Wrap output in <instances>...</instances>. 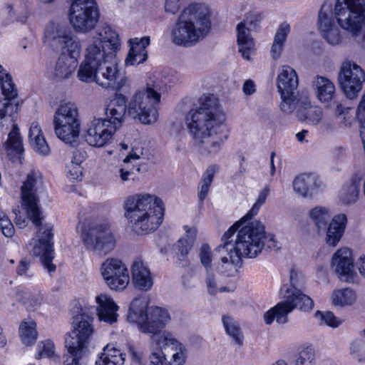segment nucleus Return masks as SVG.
Returning <instances> with one entry per match:
<instances>
[{
    "label": "nucleus",
    "mask_w": 365,
    "mask_h": 365,
    "mask_svg": "<svg viewBox=\"0 0 365 365\" xmlns=\"http://www.w3.org/2000/svg\"><path fill=\"white\" fill-rule=\"evenodd\" d=\"M225 120L214 95L203 96L200 105L187 113L186 128L201 155L214 156L220 152L228 138Z\"/></svg>",
    "instance_id": "f257e3e1"
},
{
    "label": "nucleus",
    "mask_w": 365,
    "mask_h": 365,
    "mask_svg": "<svg viewBox=\"0 0 365 365\" xmlns=\"http://www.w3.org/2000/svg\"><path fill=\"white\" fill-rule=\"evenodd\" d=\"M33 148L39 154L46 155L50 153V148L44 138V135L31 143Z\"/></svg>",
    "instance_id": "e2e57ef3"
},
{
    "label": "nucleus",
    "mask_w": 365,
    "mask_h": 365,
    "mask_svg": "<svg viewBox=\"0 0 365 365\" xmlns=\"http://www.w3.org/2000/svg\"><path fill=\"white\" fill-rule=\"evenodd\" d=\"M0 229L6 237H11L15 232L11 220L2 210H0Z\"/></svg>",
    "instance_id": "5fc2aeb1"
},
{
    "label": "nucleus",
    "mask_w": 365,
    "mask_h": 365,
    "mask_svg": "<svg viewBox=\"0 0 365 365\" xmlns=\"http://www.w3.org/2000/svg\"><path fill=\"white\" fill-rule=\"evenodd\" d=\"M53 125L59 139L66 143L74 142L80 132L77 106L72 102L61 103L53 115Z\"/></svg>",
    "instance_id": "f8f14e48"
},
{
    "label": "nucleus",
    "mask_w": 365,
    "mask_h": 365,
    "mask_svg": "<svg viewBox=\"0 0 365 365\" xmlns=\"http://www.w3.org/2000/svg\"><path fill=\"white\" fill-rule=\"evenodd\" d=\"M290 284L292 286V288H289V289L295 290V289H299V288L301 287L304 283V275L295 270L294 269H292L290 270Z\"/></svg>",
    "instance_id": "680f3d73"
},
{
    "label": "nucleus",
    "mask_w": 365,
    "mask_h": 365,
    "mask_svg": "<svg viewBox=\"0 0 365 365\" xmlns=\"http://www.w3.org/2000/svg\"><path fill=\"white\" fill-rule=\"evenodd\" d=\"M96 300L98 304L96 312L99 320L110 324L116 322L118 317V307L113 299L107 294H101L96 297Z\"/></svg>",
    "instance_id": "cd10ccee"
},
{
    "label": "nucleus",
    "mask_w": 365,
    "mask_h": 365,
    "mask_svg": "<svg viewBox=\"0 0 365 365\" xmlns=\"http://www.w3.org/2000/svg\"><path fill=\"white\" fill-rule=\"evenodd\" d=\"M294 191L303 198H312L324 187L320 178L314 173H302L292 182Z\"/></svg>",
    "instance_id": "b1692460"
},
{
    "label": "nucleus",
    "mask_w": 365,
    "mask_h": 365,
    "mask_svg": "<svg viewBox=\"0 0 365 365\" xmlns=\"http://www.w3.org/2000/svg\"><path fill=\"white\" fill-rule=\"evenodd\" d=\"M42 347L39 346V357L46 356L48 358L52 357L54 355L55 352V346L54 344L51 340H46L43 341Z\"/></svg>",
    "instance_id": "0e129e2a"
},
{
    "label": "nucleus",
    "mask_w": 365,
    "mask_h": 365,
    "mask_svg": "<svg viewBox=\"0 0 365 365\" xmlns=\"http://www.w3.org/2000/svg\"><path fill=\"white\" fill-rule=\"evenodd\" d=\"M261 22V16L258 14H250L245 19L237 26V43L239 52L247 60L255 51L253 38L250 35V31L257 29Z\"/></svg>",
    "instance_id": "aec40b11"
},
{
    "label": "nucleus",
    "mask_w": 365,
    "mask_h": 365,
    "mask_svg": "<svg viewBox=\"0 0 365 365\" xmlns=\"http://www.w3.org/2000/svg\"><path fill=\"white\" fill-rule=\"evenodd\" d=\"M125 217L133 231L145 234L162 223L165 208L161 199L150 194L129 197L125 202Z\"/></svg>",
    "instance_id": "7ed1b4c3"
},
{
    "label": "nucleus",
    "mask_w": 365,
    "mask_h": 365,
    "mask_svg": "<svg viewBox=\"0 0 365 365\" xmlns=\"http://www.w3.org/2000/svg\"><path fill=\"white\" fill-rule=\"evenodd\" d=\"M318 24L322 36L329 44L336 46L346 41L335 24L331 3L326 1L322 4L318 14Z\"/></svg>",
    "instance_id": "a211bd4d"
},
{
    "label": "nucleus",
    "mask_w": 365,
    "mask_h": 365,
    "mask_svg": "<svg viewBox=\"0 0 365 365\" xmlns=\"http://www.w3.org/2000/svg\"><path fill=\"white\" fill-rule=\"evenodd\" d=\"M92 317L83 312L73 318L72 331L65 339L67 354L64 355V365H83L88 353V344L93 332Z\"/></svg>",
    "instance_id": "6e6552de"
},
{
    "label": "nucleus",
    "mask_w": 365,
    "mask_h": 365,
    "mask_svg": "<svg viewBox=\"0 0 365 365\" xmlns=\"http://www.w3.org/2000/svg\"><path fill=\"white\" fill-rule=\"evenodd\" d=\"M24 304L27 309L35 310L41 303V297L38 294H27L23 299Z\"/></svg>",
    "instance_id": "052dcab7"
},
{
    "label": "nucleus",
    "mask_w": 365,
    "mask_h": 365,
    "mask_svg": "<svg viewBox=\"0 0 365 365\" xmlns=\"http://www.w3.org/2000/svg\"><path fill=\"white\" fill-rule=\"evenodd\" d=\"M58 48L66 50L68 53L66 55L77 61L78 57L80 56L81 46L78 38L71 33Z\"/></svg>",
    "instance_id": "09e8293b"
},
{
    "label": "nucleus",
    "mask_w": 365,
    "mask_h": 365,
    "mask_svg": "<svg viewBox=\"0 0 365 365\" xmlns=\"http://www.w3.org/2000/svg\"><path fill=\"white\" fill-rule=\"evenodd\" d=\"M280 293L284 299L264 314V320L267 324H271L274 320L280 324L287 323L288 314L294 309L310 312L314 308L312 299L302 293L300 289L292 290L284 285L281 288Z\"/></svg>",
    "instance_id": "9d476101"
},
{
    "label": "nucleus",
    "mask_w": 365,
    "mask_h": 365,
    "mask_svg": "<svg viewBox=\"0 0 365 365\" xmlns=\"http://www.w3.org/2000/svg\"><path fill=\"white\" fill-rule=\"evenodd\" d=\"M309 217L314 222L319 231L325 230L331 214L329 210L325 207H315L309 213Z\"/></svg>",
    "instance_id": "79ce46f5"
},
{
    "label": "nucleus",
    "mask_w": 365,
    "mask_h": 365,
    "mask_svg": "<svg viewBox=\"0 0 365 365\" xmlns=\"http://www.w3.org/2000/svg\"><path fill=\"white\" fill-rule=\"evenodd\" d=\"M42 184V178L38 173L31 171L28 174L26 180L21 186V205L26 210L28 217L36 226L41 225V209L38 206V198L36 191Z\"/></svg>",
    "instance_id": "4468645a"
},
{
    "label": "nucleus",
    "mask_w": 365,
    "mask_h": 365,
    "mask_svg": "<svg viewBox=\"0 0 365 365\" xmlns=\"http://www.w3.org/2000/svg\"><path fill=\"white\" fill-rule=\"evenodd\" d=\"M19 334L23 344L26 346L33 345L38 336L36 322L33 320L22 322L19 327Z\"/></svg>",
    "instance_id": "37998d69"
},
{
    "label": "nucleus",
    "mask_w": 365,
    "mask_h": 365,
    "mask_svg": "<svg viewBox=\"0 0 365 365\" xmlns=\"http://www.w3.org/2000/svg\"><path fill=\"white\" fill-rule=\"evenodd\" d=\"M269 191L270 190L269 186H266L263 188L260 192L256 202L254 204L249 212L242 217V220L245 218L250 220L253 216L258 213L260 207L265 202L266 198L269 194Z\"/></svg>",
    "instance_id": "864d4df0"
},
{
    "label": "nucleus",
    "mask_w": 365,
    "mask_h": 365,
    "mask_svg": "<svg viewBox=\"0 0 365 365\" xmlns=\"http://www.w3.org/2000/svg\"><path fill=\"white\" fill-rule=\"evenodd\" d=\"M217 170L218 167L216 165H212L206 169L202 176L198 187V198L201 203L203 202L204 200L208 195L210 187L213 181L214 176Z\"/></svg>",
    "instance_id": "a19ab883"
},
{
    "label": "nucleus",
    "mask_w": 365,
    "mask_h": 365,
    "mask_svg": "<svg viewBox=\"0 0 365 365\" xmlns=\"http://www.w3.org/2000/svg\"><path fill=\"white\" fill-rule=\"evenodd\" d=\"M114 55L115 53L101 45V41L93 39V42L87 46L84 61L81 64L78 71L79 80H87L86 73L91 72L98 66H101L106 61L113 58Z\"/></svg>",
    "instance_id": "f3484780"
},
{
    "label": "nucleus",
    "mask_w": 365,
    "mask_h": 365,
    "mask_svg": "<svg viewBox=\"0 0 365 365\" xmlns=\"http://www.w3.org/2000/svg\"><path fill=\"white\" fill-rule=\"evenodd\" d=\"M156 344L160 346H171V349L173 350L175 349V346L178 345H182L181 343L178 342L170 333H164L163 335L160 336H157L155 339Z\"/></svg>",
    "instance_id": "13d9d810"
},
{
    "label": "nucleus",
    "mask_w": 365,
    "mask_h": 365,
    "mask_svg": "<svg viewBox=\"0 0 365 365\" xmlns=\"http://www.w3.org/2000/svg\"><path fill=\"white\" fill-rule=\"evenodd\" d=\"M210 29L209 8L202 4H191L170 28V40L176 46L190 47L202 41Z\"/></svg>",
    "instance_id": "f03ea898"
},
{
    "label": "nucleus",
    "mask_w": 365,
    "mask_h": 365,
    "mask_svg": "<svg viewBox=\"0 0 365 365\" xmlns=\"http://www.w3.org/2000/svg\"><path fill=\"white\" fill-rule=\"evenodd\" d=\"M361 180V175L355 174L352 176L349 182L343 187L339 197L344 204L350 205L357 201Z\"/></svg>",
    "instance_id": "e433bc0d"
},
{
    "label": "nucleus",
    "mask_w": 365,
    "mask_h": 365,
    "mask_svg": "<svg viewBox=\"0 0 365 365\" xmlns=\"http://www.w3.org/2000/svg\"><path fill=\"white\" fill-rule=\"evenodd\" d=\"M222 324L226 333L238 346L243 344L244 336L238 323L230 316H223Z\"/></svg>",
    "instance_id": "c03bdc74"
},
{
    "label": "nucleus",
    "mask_w": 365,
    "mask_h": 365,
    "mask_svg": "<svg viewBox=\"0 0 365 365\" xmlns=\"http://www.w3.org/2000/svg\"><path fill=\"white\" fill-rule=\"evenodd\" d=\"M43 135L38 123L33 122L31 125L29 132L30 143H33L34 141H36Z\"/></svg>",
    "instance_id": "69168bd1"
},
{
    "label": "nucleus",
    "mask_w": 365,
    "mask_h": 365,
    "mask_svg": "<svg viewBox=\"0 0 365 365\" xmlns=\"http://www.w3.org/2000/svg\"><path fill=\"white\" fill-rule=\"evenodd\" d=\"M133 283L135 288L141 291H148L153 285L151 272L142 258L136 257L131 266Z\"/></svg>",
    "instance_id": "a878e982"
},
{
    "label": "nucleus",
    "mask_w": 365,
    "mask_h": 365,
    "mask_svg": "<svg viewBox=\"0 0 365 365\" xmlns=\"http://www.w3.org/2000/svg\"><path fill=\"white\" fill-rule=\"evenodd\" d=\"M182 0H165V10L168 13L175 14L180 9Z\"/></svg>",
    "instance_id": "338daca9"
},
{
    "label": "nucleus",
    "mask_w": 365,
    "mask_h": 365,
    "mask_svg": "<svg viewBox=\"0 0 365 365\" xmlns=\"http://www.w3.org/2000/svg\"><path fill=\"white\" fill-rule=\"evenodd\" d=\"M346 217L341 214L333 217L332 220L326 228L327 235L325 240L327 244L335 247L340 241L346 227Z\"/></svg>",
    "instance_id": "473e14b6"
},
{
    "label": "nucleus",
    "mask_w": 365,
    "mask_h": 365,
    "mask_svg": "<svg viewBox=\"0 0 365 365\" xmlns=\"http://www.w3.org/2000/svg\"><path fill=\"white\" fill-rule=\"evenodd\" d=\"M77 65L78 62L75 58L62 53L56 62L53 75L58 80L68 78L74 72Z\"/></svg>",
    "instance_id": "c9c22d12"
},
{
    "label": "nucleus",
    "mask_w": 365,
    "mask_h": 365,
    "mask_svg": "<svg viewBox=\"0 0 365 365\" xmlns=\"http://www.w3.org/2000/svg\"><path fill=\"white\" fill-rule=\"evenodd\" d=\"M166 78L160 74L149 79L145 88L135 91L128 105V114L140 123L150 125L158 118V106L160 102L161 92L166 89Z\"/></svg>",
    "instance_id": "423d86ee"
},
{
    "label": "nucleus",
    "mask_w": 365,
    "mask_h": 365,
    "mask_svg": "<svg viewBox=\"0 0 365 365\" xmlns=\"http://www.w3.org/2000/svg\"><path fill=\"white\" fill-rule=\"evenodd\" d=\"M356 301L354 292L349 288L336 290L332 294V302L334 305L346 306L351 305Z\"/></svg>",
    "instance_id": "49530a36"
},
{
    "label": "nucleus",
    "mask_w": 365,
    "mask_h": 365,
    "mask_svg": "<svg viewBox=\"0 0 365 365\" xmlns=\"http://www.w3.org/2000/svg\"><path fill=\"white\" fill-rule=\"evenodd\" d=\"M115 132L103 118H96L88 124L85 140L91 146L101 148L111 142Z\"/></svg>",
    "instance_id": "4be33fe9"
},
{
    "label": "nucleus",
    "mask_w": 365,
    "mask_h": 365,
    "mask_svg": "<svg viewBox=\"0 0 365 365\" xmlns=\"http://www.w3.org/2000/svg\"><path fill=\"white\" fill-rule=\"evenodd\" d=\"M220 252L222 254L227 253L230 258L228 259L227 256L222 255L220 257V262L215 263V271L226 277L234 276L237 272L236 264L240 262L242 257L236 255L234 250H229L228 252L224 250Z\"/></svg>",
    "instance_id": "f704fd0d"
},
{
    "label": "nucleus",
    "mask_w": 365,
    "mask_h": 365,
    "mask_svg": "<svg viewBox=\"0 0 365 365\" xmlns=\"http://www.w3.org/2000/svg\"><path fill=\"white\" fill-rule=\"evenodd\" d=\"M186 232V236L180 239L175 245L177 255L179 259L183 262V266H187L189 264L187 255L192 248L196 237L195 229H190Z\"/></svg>",
    "instance_id": "4c0bfd02"
},
{
    "label": "nucleus",
    "mask_w": 365,
    "mask_h": 365,
    "mask_svg": "<svg viewBox=\"0 0 365 365\" xmlns=\"http://www.w3.org/2000/svg\"><path fill=\"white\" fill-rule=\"evenodd\" d=\"M165 356L161 351L153 352L150 356V361L148 365H163Z\"/></svg>",
    "instance_id": "774afa93"
},
{
    "label": "nucleus",
    "mask_w": 365,
    "mask_h": 365,
    "mask_svg": "<svg viewBox=\"0 0 365 365\" xmlns=\"http://www.w3.org/2000/svg\"><path fill=\"white\" fill-rule=\"evenodd\" d=\"M315 351L311 346L304 348L298 354L294 365H315Z\"/></svg>",
    "instance_id": "8fccbe9b"
},
{
    "label": "nucleus",
    "mask_w": 365,
    "mask_h": 365,
    "mask_svg": "<svg viewBox=\"0 0 365 365\" xmlns=\"http://www.w3.org/2000/svg\"><path fill=\"white\" fill-rule=\"evenodd\" d=\"M94 40L101 41V45L114 53L120 47L118 34L106 24H101L97 28Z\"/></svg>",
    "instance_id": "7c9ffc66"
},
{
    "label": "nucleus",
    "mask_w": 365,
    "mask_h": 365,
    "mask_svg": "<svg viewBox=\"0 0 365 365\" xmlns=\"http://www.w3.org/2000/svg\"><path fill=\"white\" fill-rule=\"evenodd\" d=\"M172 351L173 354L171 359L169 361V365H183L187 357L185 347L183 345H178Z\"/></svg>",
    "instance_id": "6e6d98bb"
},
{
    "label": "nucleus",
    "mask_w": 365,
    "mask_h": 365,
    "mask_svg": "<svg viewBox=\"0 0 365 365\" xmlns=\"http://www.w3.org/2000/svg\"><path fill=\"white\" fill-rule=\"evenodd\" d=\"M334 16L349 38L365 48V0H336Z\"/></svg>",
    "instance_id": "0eeeda50"
},
{
    "label": "nucleus",
    "mask_w": 365,
    "mask_h": 365,
    "mask_svg": "<svg viewBox=\"0 0 365 365\" xmlns=\"http://www.w3.org/2000/svg\"><path fill=\"white\" fill-rule=\"evenodd\" d=\"M298 76L292 67L283 66L277 77V88L280 93H298Z\"/></svg>",
    "instance_id": "2f4dec72"
},
{
    "label": "nucleus",
    "mask_w": 365,
    "mask_h": 365,
    "mask_svg": "<svg viewBox=\"0 0 365 365\" xmlns=\"http://www.w3.org/2000/svg\"><path fill=\"white\" fill-rule=\"evenodd\" d=\"M2 71L3 68L0 65V123L2 127H12L4 148L7 155L13 159L14 156L21 155L24 151L19 128L14 123L18 104L14 102V99L17 96V92L11 76L3 73Z\"/></svg>",
    "instance_id": "20e7f679"
},
{
    "label": "nucleus",
    "mask_w": 365,
    "mask_h": 365,
    "mask_svg": "<svg viewBox=\"0 0 365 365\" xmlns=\"http://www.w3.org/2000/svg\"><path fill=\"white\" fill-rule=\"evenodd\" d=\"M350 350L359 362H365V341L356 340L351 344Z\"/></svg>",
    "instance_id": "4d7b16f0"
},
{
    "label": "nucleus",
    "mask_w": 365,
    "mask_h": 365,
    "mask_svg": "<svg viewBox=\"0 0 365 365\" xmlns=\"http://www.w3.org/2000/svg\"><path fill=\"white\" fill-rule=\"evenodd\" d=\"M298 93H280L282 102L281 110L286 114H292L294 111L297 113L299 107H301V101L304 97L299 98Z\"/></svg>",
    "instance_id": "a18cd8bd"
},
{
    "label": "nucleus",
    "mask_w": 365,
    "mask_h": 365,
    "mask_svg": "<svg viewBox=\"0 0 365 365\" xmlns=\"http://www.w3.org/2000/svg\"><path fill=\"white\" fill-rule=\"evenodd\" d=\"M290 32V26L287 23H282L279 25L274 36V42L271 48L272 56L277 59L283 50V45L288 34Z\"/></svg>",
    "instance_id": "ea45409f"
},
{
    "label": "nucleus",
    "mask_w": 365,
    "mask_h": 365,
    "mask_svg": "<svg viewBox=\"0 0 365 365\" xmlns=\"http://www.w3.org/2000/svg\"><path fill=\"white\" fill-rule=\"evenodd\" d=\"M81 240L86 248L100 255H106L113 251L117 237L108 220L95 221L86 225L81 232Z\"/></svg>",
    "instance_id": "9b49d317"
},
{
    "label": "nucleus",
    "mask_w": 365,
    "mask_h": 365,
    "mask_svg": "<svg viewBox=\"0 0 365 365\" xmlns=\"http://www.w3.org/2000/svg\"><path fill=\"white\" fill-rule=\"evenodd\" d=\"M4 14L5 15L4 24L6 25L14 22L24 24L28 18L26 12H18L14 9L13 4L9 3L5 4Z\"/></svg>",
    "instance_id": "de8ad7c7"
},
{
    "label": "nucleus",
    "mask_w": 365,
    "mask_h": 365,
    "mask_svg": "<svg viewBox=\"0 0 365 365\" xmlns=\"http://www.w3.org/2000/svg\"><path fill=\"white\" fill-rule=\"evenodd\" d=\"M130 46L125 59L126 66H134L144 63L148 58L146 47L150 44V37L134 38L129 40Z\"/></svg>",
    "instance_id": "bb28decb"
},
{
    "label": "nucleus",
    "mask_w": 365,
    "mask_h": 365,
    "mask_svg": "<svg viewBox=\"0 0 365 365\" xmlns=\"http://www.w3.org/2000/svg\"><path fill=\"white\" fill-rule=\"evenodd\" d=\"M323 115L321 107L312 105L309 99L304 97L301 101V107H299L296 116L299 121L317 125L322 123Z\"/></svg>",
    "instance_id": "c85d7f7f"
},
{
    "label": "nucleus",
    "mask_w": 365,
    "mask_h": 365,
    "mask_svg": "<svg viewBox=\"0 0 365 365\" xmlns=\"http://www.w3.org/2000/svg\"><path fill=\"white\" fill-rule=\"evenodd\" d=\"M312 88L316 98L322 103L331 101L335 96V86L330 79L325 76H315L312 81Z\"/></svg>",
    "instance_id": "c756f323"
},
{
    "label": "nucleus",
    "mask_w": 365,
    "mask_h": 365,
    "mask_svg": "<svg viewBox=\"0 0 365 365\" xmlns=\"http://www.w3.org/2000/svg\"><path fill=\"white\" fill-rule=\"evenodd\" d=\"M70 34L66 26L51 22L46 26L45 38L51 46L58 48Z\"/></svg>",
    "instance_id": "72a5a7b5"
},
{
    "label": "nucleus",
    "mask_w": 365,
    "mask_h": 365,
    "mask_svg": "<svg viewBox=\"0 0 365 365\" xmlns=\"http://www.w3.org/2000/svg\"><path fill=\"white\" fill-rule=\"evenodd\" d=\"M53 227L46 224L39 229L38 240L36 242L32 252L35 256H41V260L48 272H54L56 266L52 263L53 259Z\"/></svg>",
    "instance_id": "412c9836"
},
{
    "label": "nucleus",
    "mask_w": 365,
    "mask_h": 365,
    "mask_svg": "<svg viewBox=\"0 0 365 365\" xmlns=\"http://www.w3.org/2000/svg\"><path fill=\"white\" fill-rule=\"evenodd\" d=\"M119 75L117 62L113 58L106 61L101 66H98L91 72L86 73L87 80L81 81L86 83L95 81L103 88H113L118 90L121 87L119 83L116 84V80Z\"/></svg>",
    "instance_id": "6ab92c4d"
},
{
    "label": "nucleus",
    "mask_w": 365,
    "mask_h": 365,
    "mask_svg": "<svg viewBox=\"0 0 365 365\" xmlns=\"http://www.w3.org/2000/svg\"><path fill=\"white\" fill-rule=\"evenodd\" d=\"M338 82L342 91L349 99L356 98L365 82V72L356 63L344 61L338 73Z\"/></svg>",
    "instance_id": "2eb2a0df"
},
{
    "label": "nucleus",
    "mask_w": 365,
    "mask_h": 365,
    "mask_svg": "<svg viewBox=\"0 0 365 365\" xmlns=\"http://www.w3.org/2000/svg\"><path fill=\"white\" fill-rule=\"evenodd\" d=\"M331 267L339 278L344 282H353L356 274L354 272V260L348 248L338 250L333 255Z\"/></svg>",
    "instance_id": "5701e85b"
},
{
    "label": "nucleus",
    "mask_w": 365,
    "mask_h": 365,
    "mask_svg": "<svg viewBox=\"0 0 365 365\" xmlns=\"http://www.w3.org/2000/svg\"><path fill=\"white\" fill-rule=\"evenodd\" d=\"M126 110L128 111V106L125 97L122 94H116L108 104L106 108V117L103 120L117 130L121 127Z\"/></svg>",
    "instance_id": "393cba45"
},
{
    "label": "nucleus",
    "mask_w": 365,
    "mask_h": 365,
    "mask_svg": "<svg viewBox=\"0 0 365 365\" xmlns=\"http://www.w3.org/2000/svg\"><path fill=\"white\" fill-rule=\"evenodd\" d=\"M101 272L105 282L111 289L123 290L129 283L128 270L118 259H106L101 265Z\"/></svg>",
    "instance_id": "dca6fc26"
},
{
    "label": "nucleus",
    "mask_w": 365,
    "mask_h": 365,
    "mask_svg": "<svg viewBox=\"0 0 365 365\" xmlns=\"http://www.w3.org/2000/svg\"><path fill=\"white\" fill-rule=\"evenodd\" d=\"M148 304L145 297L134 299L129 307L128 320L136 324L142 332L158 335L170 322V316L165 309L148 308Z\"/></svg>",
    "instance_id": "1a4fd4ad"
},
{
    "label": "nucleus",
    "mask_w": 365,
    "mask_h": 365,
    "mask_svg": "<svg viewBox=\"0 0 365 365\" xmlns=\"http://www.w3.org/2000/svg\"><path fill=\"white\" fill-rule=\"evenodd\" d=\"M199 258L201 264L204 267L205 272L215 269V264H212V252L207 244H203L199 250Z\"/></svg>",
    "instance_id": "603ef678"
},
{
    "label": "nucleus",
    "mask_w": 365,
    "mask_h": 365,
    "mask_svg": "<svg viewBox=\"0 0 365 365\" xmlns=\"http://www.w3.org/2000/svg\"><path fill=\"white\" fill-rule=\"evenodd\" d=\"M99 16L95 0H74L70 8V22L78 32L85 34L93 30Z\"/></svg>",
    "instance_id": "ddd939ff"
},
{
    "label": "nucleus",
    "mask_w": 365,
    "mask_h": 365,
    "mask_svg": "<svg viewBox=\"0 0 365 365\" xmlns=\"http://www.w3.org/2000/svg\"><path fill=\"white\" fill-rule=\"evenodd\" d=\"M267 246L269 249H277V243L274 236L265 232L264 226L259 221H252L239 230L235 243L225 242L219 245L215 252L234 250L241 257L255 258Z\"/></svg>",
    "instance_id": "39448f33"
},
{
    "label": "nucleus",
    "mask_w": 365,
    "mask_h": 365,
    "mask_svg": "<svg viewBox=\"0 0 365 365\" xmlns=\"http://www.w3.org/2000/svg\"><path fill=\"white\" fill-rule=\"evenodd\" d=\"M215 269L206 271L205 283L210 294H215L218 291L217 279L214 273Z\"/></svg>",
    "instance_id": "bf43d9fd"
},
{
    "label": "nucleus",
    "mask_w": 365,
    "mask_h": 365,
    "mask_svg": "<svg viewBox=\"0 0 365 365\" xmlns=\"http://www.w3.org/2000/svg\"><path fill=\"white\" fill-rule=\"evenodd\" d=\"M314 317L318 319L319 325H327L336 328L341 324V320L337 319L332 312L317 311Z\"/></svg>",
    "instance_id": "3c124183"
},
{
    "label": "nucleus",
    "mask_w": 365,
    "mask_h": 365,
    "mask_svg": "<svg viewBox=\"0 0 365 365\" xmlns=\"http://www.w3.org/2000/svg\"><path fill=\"white\" fill-rule=\"evenodd\" d=\"M123 363L124 357L120 351L107 345L96 365H123Z\"/></svg>",
    "instance_id": "58836bf2"
}]
</instances>
